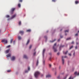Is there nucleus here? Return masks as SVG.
Masks as SVG:
<instances>
[{
	"mask_svg": "<svg viewBox=\"0 0 79 79\" xmlns=\"http://www.w3.org/2000/svg\"><path fill=\"white\" fill-rule=\"evenodd\" d=\"M56 43H55L53 48V50H54V52H57V49H56Z\"/></svg>",
	"mask_w": 79,
	"mask_h": 79,
	"instance_id": "obj_1",
	"label": "nucleus"
},
{
	"mask_svg": "<svg viewBox=\"0 0 79 79\" xmlns=\"http://www.w3.org/2000/svg\"><path fill=\"white\" fill-rule=\"evenodd\" d=\"M40 74V73L39 72H36L35 73V76L36 78H37L38 76V75Z\"/></svg>",
	"mask_w": 79,
	"mask_h": 79,
	"instance_id": "obj_2",
	"label": "nucleus"
},
{
	"mask_svg": "<svg viewBox=\"0 0 79 79\" xmlns=\"http://www.w3.org/2000/svg\"><path fill=\"white\" fill-rule=\"evenodd\" d=\"M15 8H12L10 10V13H11V14H13V12L15 11Z\"/></svg>",
	"mask_w": 79,
	"mask_h": 79,
	"instance_id": "obj_3",
	"label": "nucleus"
},
{
	"mask_svg": "<svg viewBox=\"0 0 79 79\" xmlns=\"http://www.w3.org/2000/svg\"><path fill=\"white\" fill-rule=\"evenodd\" d=\"M2 42H4L5 44H7L8 43V41H7V40L4 39L2 40Z\"/></svg>",
	"mask_w": 79,
	"mask_h": 79,
	"instance_id": "obj_4",
	"label": "nucleus"
},
{
	"mask_svg": "<svg viewBox=\"0 0 79 79\" xmlns=\"http://www.w3.org/2000/svg\"><path fill=\"white\" fill-rule=\"evenodd\" d=\"M24 32L23 31H20L19 32V34H20L21 35H23V34H24Z\"/></svg>",
	"mask_w": 79,
	"mask_h": 79,
	"instance_id": "obj_5",
	"label": "nucleus"
},
{
	"mask_svg": "<svg viewBox=\"0 0 79 79\" xmlns=\"http://www.w3.org/2000/svg\"><path fill=\"white\" fill-rule=\"evenodd\" d=\"M10 49H8L6 50L5 51L6 53H9V52H10Z\"/></svg>",
	"mask_w": 79,
	"mask_h": 79,
	"instance_id": "obj_6",
	"label": "nucleus"
},
{
	"mask_svg": "<svg viewBox=\"0 0 79 79\" xmlns=\"http://www.w3.org/2000/svg\"><path fill=\"white\" fill-rule=\"evenodd\" d=\"M62 63H63V64H64V59H63V58H64V57L62 56Z\"/></svg>",
	"mask_w": 79,
	"mask_h": 79,
	"instance_id": "obj_7",
	"label": "nucleus"
},
{
	"mask_svg": "<svg viewBox=\"0 0 79 79\" xmlns=\"http://www.w3.org/2000/svg\"><path fill=\"white\" fill-rule=\"evenodd\" d=\"M15 60V57L14 56H13L11 58V60L12 61H14Z\"/></svg>",
	"mask_w": 79,
	"mask_h": 79,
	"instance_id": "obj_8",
	"label": "nucleus"
},
{
	"mask_svg": "<svg viewBox=\"0 0 79 79\" xmlns=\"http://www.w3.org/2000/svg\"><path fill=\"white\" fill-rule=\"evenodd\" d=\"M45 49H44L43 50V56H44V53H45Z\"/></svg>",
	"mask_w": 79,
	"mask_h": 79,
	"instance_id": "obj_9",
	"label": "nucleus"
},
{
	"mask_svg": "<svg viewBox=\"0 0 79 79\" xmlns=\"http://www.w3.org/2000/svg\"><path fill=\"white\" fill-rule=\"evenodd\" d=\"M23 58H25V59H27V58H28V57H27V56L26 55H24L23 56Z\"/></svg>",
	"mask_w": 79,
	"mask_h": 79,
	"instance_id": "obj_10",
	"label": "nucleus"
},
{
	"mask_svg": "<svg viewBox=\"0 0 79 79\" xmlns=\"http://www.w3.org/2000/svg\"><path fill=\"white\" fill-rule=\"evenodd\" d=\"M6 56L8 58V57H11V54L9 53L8 54L6 55Z\"/></svg>",
	"mask_w": 79,
	"mask_h": 79,
	"instance_id": "obj_11",
	"label": "nucleus"
},
{
	"mask_svg": "<svg viewBox=\"0 0 79 79\" xmlns=\"http://www.w3.org/2000/svg\"><path fill=\"white\" fill-rule=\"evenodd\" d=\"M74 74L75 75H77V76H79V72L78 74H77V72H75L74 73Z\"/></svg>",
	"mask_w": 79,
	"mask_h": 79,
	"instance_id": "obj_12",
	"label": "nucleus"
},
{
	"mask_svg": "<svg viewBox=\"0 0 79 79\" xmlns=\"http://www.w3.org/2000/svg\"><path fill=\"white\" fill-rule=\"evenodd\" d=\"M51 77V75H48L46 76V77Z\"/></svg>",
	"mask_w": 79,
	"mask_h": 79,
	"instance_id": "obj_13",
	"label": "nucleus"
},
{
	"mask_svg": "<svg viewBox=\"0 0 79 79\" xmlns=\"http://www.w3.org/2000/svg\"><path fill=\"white\" fill-rule=\"evenodd\" d=\"M16 15L15 14L14 15H13L11 18V19H13V18H15V17L16 16Z\"/></svg>",
	"mask_w": 79,
	"mask_h": 79,
	"instance_id": "obj_14",
	"label": "nucleus"
},
{
	"mask_svg": "<svg viewBox=\"0 0 79 79\" xmlns=\"http://www.w3.org/2000/svg\"><path fill=\"white\" fill-rule=\"evenodd\" d=\"M30 42V40H28V41L26 45H28L29 44V42Z\"/></svg>",
	"mask_w": 79,
	"mask_h": 79,
	"instance_id": "obj_15",
	"label": "nucleus"
},
{
	"mask_svg": "<svg viewBox=\"0 0 79 79\" xmlns=\"http://www.w3.org/2000/svg\"><path fill=\"white\" fill-rule=\"evenodd\" d=\"M31 31V29H28L27 30V32H30Z\"/></svg>",
	"mask_w": 79,
	"mask_h": 79,
	"instance_id": "obj_16",
	"label": "nucleus"
},
{
	"mask_svg": "<svg viewBox=\"0 0 79 79\" xmlns=\"http://www.w3.org/2000/svg\"><path fill=\"white\" fill-rule=\"evenodd\" d=\"M68 52V51H67L66 52H63V53L64 54H65V55H66V54H67V53Z\"/></svg>",
	"mask_w": 79,
	"mask_h": 79,
	"instance_id": "obj_17",
	"label": "nucleus"
},
{
	"mask_svg": "<svg viewBox=\"0 0 79 79\" xmlns=\"http://www.w3.org/2000/svg\"><path fill=\"white\" fill-rule=\"evenodd\" d=\"M38 64H39V60H38L36 62V66H38Z\"/></svg>",
	"mask_w": 79,
	"mask_h": 79,
	"instance_id": "obj_18",
	"label": "nucleus"
},
{
	"mask_svg": "<svg viewBox=\"0 0 79 79\" xmlns=\"http://www.w3.org/2000/svg\"><path fill=\"white\" fill-rule=\"evenodd\" d=\"M75 3H76V4H77L79 3V1H75Z\"/></svg>",
	"mask_w": 79,
	"mask_h": 79,
	"instance_id": "obj_19",
	"label": "nucleus"
},
{
	"mask_svg": "<svg viewBox=\"0 0 79 79\" xmlns=\"http://www.w3.org/2000/svg\"><path fill=\"white\" fill-rule=\"evenodd\" d=\"M18 39L19 40H21V36H19L18 37Z\"/></svg>",
	"mask_w": 79,
	"mask_h": 79,
	"instance_id": "obj_20",
	"label": "nucleus"
},
{
	"mask_svg": "<svg viewBox=\"0 0 79 79\" xmlns=\"http://www.w3.org/2000/svg\"><path fill=\"white\" fill-rule=\"evenodd\" d=\"M18 6L19 7V8H20V7H21V4H18Z\"/></svg>",
	"mask_w": 79,
	"mask_h": 79,
	"instance_id": "obj_21",
	"label": "nucleus"
},
{
	"mask_svg": "<svg viewBox=\"0 0 79 79\" xmlns=\"http://www.w3.org/2000/svg\"><path fill=\"white\" fill-rule=\"evenodd\" d=\"M45 60H44L43 61V64L44 65H45Z\"/></svg>",
	"mask_w": 79,
	"mask_h": 79,
	"instance_id": "obj_22",
	"label": "nucleus"
},
{
	"mask_svg": "<svg viewBox=\"0 0 79 79\" xmlns=\"http://www.w3.org/2000/svg\"><path fill=\"white\" fill-rule=\"evenodd\" d=\"M10 45H9L6 47V48H9V47H10Z\"/></svg>",
	"mask_w": 79,
	"mask_h": 79,
	"instance_id": "obj_23",
	"label": "nucleus"
},
{
	"mask_svg": "<svg viewBox=\"0 0 79 79\" xmlns=\"http://www.w3.org/2000/svg\"><path fill=\"white\" fill-rule=\"evenodd\" d=\"M73 48V46H72L70 47L69 49H71L72 48Z\"/></svg>",
	"mask_w": 79,
	"mask_h": 79,
	"instance_id": "obj_24",
	"label": "nucleus"
},
{
	"mask_svg": "<svg viewBox=\"0 0 79 79\" xmlns=\"http://www.w3.org/2000/svg\"><path fill=\"white\" fill-rule=\"evenodd\" d=\"M55 40H56V39H55L54 40H53L52 41H50V42H55Z\"/></svg>",
	"mask_w": 79,
	"mask_h": 79,
	"instance_id": "obj_25",
	"label": "nucleus"
},
{
	"mask_svg": "<svg viewBox=\"0 0 79 79\" xmlns=\"http://www.w3.org/2000/svg\"><path fill=\"white\" fill-rule=\"evenodd\" d=\"M70 39H71V38L69 37L68 38H67L66 40H70Z\"/></svg>",
	"mask_w": 79,
	"mask_h": 79,
	"instance_id": "obj_26",
	"label": "nucleus"
},
{
	"mask_svg": "<svg viewBox=\"0 0 79 79\" xmlns=\"http://www.w3.org/2000/svg\"><path fill=\"white\" fill-rule=\"evenodd\" d=\"M6 18H9V17H10V16H9L8 15H7L6 16Z\"/></svg>",
	"mask_w": 79,
	"mask_h": 79,
	"instance_id": "obj_27",
	"label": "nucleus"
},
{
	"mask_svg": "<svg viewBox=\"0 0 79 79\" xmlns=\"http://www.w3.org/2000/svg\"><path fill=\"white\" fill-rule=\"evenodd\" d=\"M69 32V30H66L65 31V32L66 33V32Z\"/></svg>",
	"mask_w": 79,
	"mask_h": 79,
	"instance_id": "obj_28",
	"label": "nucleus"
},
{
	"mask_svg": "<svg viewBox=\"0 0 79 79\" xmlns=\"http://www.w3.org/2000/svg\"><path fill=\"white\" fill-rule=\"evenodd\" d=\"M32 45H30L29 47V48L30 49H31V48H32Z\"/></svg>",
	"mask_w": 79,
	"mask_h": 79,
	"instance_id": "obj_29",
	"label": "nucleus"
},
{
	"mask_svg": "<svg viewBox=\"0 0 79 79\" xmlns=\"http://www.w3.org/2000/svg\"><path fill=\"white\" fill-rule=\"evenodd\" d=\"M64 47V46H61V45L60 46V49L61 48V47Z\"/></svg>",
	"mask_w": 79,
	"mask_h": 79,
	"instance_id": "obj_30",
	"label": "nucleus"
},
{
	"mask_svg": "<svg viewBox=\"0 0 79 79\" xmlns=\"http://www.w3.org/2000/svg\"><path fill=\"white\" fill-rule=\"evenodd\" d=\"M52 1L53 2H56V0H52Z\"/></svg>",
	"mask_w": 79,
	"mask_h": 79,
	"instance_id": "obj_31",
	"label": "nucleus"
},
{
	"mask_svg": "<svg viewBox=\"0 0 79 79\" xmlns=\"http://www.w3.org/2000/svg\"><path fill=\"white\" fill-rule=\"evenodd\" d=\"M19 25H20L21 24V21H20L19 22Z\"/></svg>",
	"mask_w": 79,
	"mask_h": 79,
	"instance_id": "obj_32",
	"label": "nucleus"
},
{
	"mask_svg": "<svg viewBox=\"0 0 79 79\" xmlns=\"http://www.w3.org/2000/svg\"><path fill=\"white\" fill-rule=\"evenodd\" d=\"M10 71H11V70H7V72L8 73H9V72H10Z\"/></svg>",
	"mask_w": 79,
	"mask_h": 79,
	"instance_id": "obj_33",
	"label": "nucleus"
},
{
	"mask_svg": "<svg viewBox=\"0 0 79 79\" xmlns=\"http://www.w3.org/2000/svg\"><path fill=\"white\" fill-rule=\"evenodd\" d=\"M12 42H13V39H11L10 40V44H11Z\"/></svg>",
	"mask_w": 79,
	"mask_h": 79,
	"instance_id": "obj_34",
	"label": "nucleus"
},
{
	"mask_svg": "<svg viewBox=\"0 0 79 79\" xmlns=\"http://www.w3.org/2000/svg\"><path fill=\"white\" fill-rule=\"evenodd\" d=\"M36 54V52H34V53L33 54L34 56H35V55Z\"/></svg>",
	"mask_w": 79,
	"mask_h": 79,
	"instance_id": "obj_35",
	"label": "nucleus"
},
{
	"mask_svg": "<svg viewBox=\"0 0 79 79\" xmlns=\"http://www.w3.org/2000/svg\"><path fill=\"white\" fill-rule=\"evenodd\" d=\"M45 39H47V36H45L44 37Z\"/></svg>",
	"mask_w": 79,
	"mask_h": 79,
	"instance_id": "obj_36",
	"label": "nucleus"
},
{
	"mask_svg": "<svg viewBox=\"0 0 79 79\" xmlns=\"http://www.w3.org/2000/svg\"><path fill=\"white\" fill-rule=\"evenodd\" d=\"M23 2V0H19V2Z\"/></svg>",
	"mask_w": 79,
	"mask_h": 79,
	"instance_id": "obj_37",
	"label": "nucleus"
},
{
	"mask_svg": "<svg viewBox=\"0 0 79 79\" xmlns=\"http://www.w3.org/2000/svg\"><path fill=\"white\" fill-rule=\"evenodd\" d=\"M49 66L50 67V68H51V66H52V65L50 64H49Z\"/></svg>",
	"mask_w": 79,
	"mask_h": 79,
	"instance_id": "obj_38",
	"label": "nucleus"
},
{
	"mask_svg": "<svg viewBox=\"0 0 79 79\" xmlns=\"http://www.w3.org/2000/svg\"><path fill=\"white\" fill-rule=\"evenodd\" d=\"M75 35L76 36H77L78 35V34L77 33Z\"/></svg>",
	"mask_w": 79,
	"mask_h": 79,
	"instance_id": "obj_39",
	"label": "nucleus"
},
{
	"mask_svg": "<svg viewBox=\"0 0 79 79\" xmlns=\"http://www.w3.org/2000/svg\"><path fill=\"white\" fill-rule=\"evenodd\" d=\"M28 71L30 70V67H28Z\"/></svg>",
	"mask_w": 79,
	"mask_h": 79,
	"instance_id": "obj_40",
	"label": "nucleus"
},
{
	"mask_svg": "<svg viewBox=\"0 0 79 79\" xmlns=\"http://www.w3.org/2000/svg\"><path fill=\"white\" fill-rule=\"evenodd\" d=\"M60 76H58V77H57V78L58 79H60Z\"/></svg>",
	"mask_w": 79,
	"mask_h": 79,
	"instance_id": "obj_41",
	"label": "nucleus"
},
{
	"mask_svg": "<svg viewBox=\"0 0 79 79\" xmlns=\"http://www.w3.org/2000/svg\"><path fill=\"white\" fill-rule=\"evenodd\" d=\"M60 37L61 38H63V36L60 35Z\"/></svg>",
	"mask_w": 79,
	"mask_h": 79,
	"instance_id": "obj_42",
	"label": "nucleus"
},
{
	"mask_svg": "<svg viewBox=\"0 0 79 79\" xmlns=\"http://www.w3.org/2000/svg\"><path fill=\"white\" fill-rule=\"evenodd\" d=\"M13 42L14 45H15V41H14Z\"/></svg>",
	"mask_w": 79,
	"mask_h": 79,
	"instance_id": "obj_43",
	"label": "nucleus"
},
{
	"mask_svg": "<svg viewBox=\"0 0 79 79\" xmlns=\"http://www.w3.org/2000/svg\"><path fill=\"white\" fill-rule=\"evenodd\" d=\"M77 46H76L75 47V49H77Z\"/></svg>",
	"mask_w": 79,
	"mask_h": 79,
	"instance_id": "obj_44",
	"label": "nucleus"
},
{
	"mask_svg": "<svg viewBox=\"0 0 79 79\" xmlns=\"http://www.w3.org/2000/svg\"><path fill=\"white\" fill-rule=\"evenodd\" d=\"M28 70H26L25 72V73H28Z\"/></svg>",
	"mask_w": 79,
	"mask_h": 79,
	"instance_id": "obj_45",
	"label": "nucleus"
},
{
	"mask_svg": "<svg viewBox=\"0 0 79 79\" xmlns=\"http://www.w3.org/2000/svg\"><path fill=\"white\" fill-rule=\"evenodd\" d=\"M71 44H74V41H73L72 43Z\"/></svg>",
	"mask_w": 79,
	"mask_h": 79,
	"instance_id": "obj_46",
	"label": "nucleus"
},
{
	"mask_svg": "<svg viewBox=\"0 0 79 79\" xmlns=\"http://www.w3.org/2000/svg\"><path fill=\"white\" fill-rule=\"evenodd\" d=\"M73 55L74 56V55H75V52H74Z\"/></svg>",
	"mask_w": 79,
	"mask_h": 79,
	"instance_id": "obj_47",
	"label": "nucleus"
},
{
	"mask_svg": "<svg viewBox=\"0 0 79 79\" xmlns=\"http://www.w3.org/2000/svg\"><path fill=\"white\" fill-rule=\"evenodd\" d=\"M57 55H60V53L58 52V53H57Z\"/></svg>",
	"mask_w": 79,
	"mask_h": 79,
	"instance_id": "obj_48",
	"label": "nucleus"
},
{
	"mask_svg": "<svg viewBox=\"0 0 79 79\" xmlns=\"http://www.w3.org/2000/svg\"><path fill=\"white\" fill-rule=\"evenodd\" d=\"M78 44H79V43H78L77 42H76V44L77 45H78Z\"/></svg>",
	"mask_w": 79,
	"mask_h": 79,
	"instance_id": "obj_49",
	"label": "nucleus"
},
{
	"mask_svg": "<svg viewBox=\"0 0 79 79\" xmlns=\"http://www.w3.org/2000/svg\"><path fill=\"white\" fill-rule=\"evenodd\" d=\"M69 56H71V53L69 54Z\"/></svg>",
	"mask_w": 79,
	"mask_h": 79,
	"instance_id": "obj_50",
	"label": "nucleus"
},
{
	"mask_svg": "<svg viewBox=\"0 0 79 79\" xmlns=\"http://www.w3.org/2000/svg\"><path fill=\"white\" fill-rule=\"evenodd\" d=\"M60 41V39H59L58 40V42H59Z\"/></svg>",
	"mask_w": 79,
	"mask_h": 79,
	"instance_id": "obj_51",
	"label": "nucleus"
},
{
	"mask_svg": "<svg viewBox=\"0 0 79 79\" xmlns=\"http://www.w3.org/2000/svg\"><path fill=\"white\" fill-rule=\"evenodd\" d=\"M62 30H63L62 29H61L60 30V31H62Z\"/></svg>",
	"mask_w": 79,
	"mask_h": 79,
	"instance_id": "obj_52",
	"label": "nucleus"
},
{
	"mask_svg": "<svg viewBox=\"0 0 79 79\" xmlns=\"http://www.w3.org/2000/svg\"><path fill=\"white\" fill-rule=\"evenodd\" d=\"M64 58H66V56H64Z\"/></svg>",
	"mask_w": 79,
	"mask_h": 79,
	"instance_id": "obj_53",
	"label": "nucleus"
},
{
	"mask_svg": "<svg viewBox=\"0 0 79 79\" xmlns=\"http://www.w3.org/2000/svg\"><path fill=\"white\" fill-rule=\"evenodd\" d=\"M49 54H50V55H52V54L51 53H50Z\"/></svg>",
	"mask_w": 79,
	"mask_h": 79,
	"instance_id": "obj_54",
	"label": "nucleus"
},
{
	"mask_svg": "<svg viewBox=\"0 0 79 79\" xmlns=\"http://www.w3.org/2000/svg\"><path fill=\"white\" fill-rule=\"evenodd\" d=\"M78 38H77V40H78Z\"/></svg>",
	"mask_w": 79,
	"mask_h": 79,
	"instance_id": "obj_55",
	"label": "nucleus"
},
{
	"mask_svg": "<svg viewBox=\"0 0 79 79\" xmlns=\"http://www.w3.org/2000/svg\"><path fill=\"white\" fill-rule=\"evenodd\" d=\"M51 58V57L50 58V59Z\"/></svg>",
	"mask_w": 79,
	"mask_h": 79,
	"instance_id": "obj_56",
	"label": "nucleus"
},
{
	"mask_svg": "<svg viewBox=\"0 0 79 79\" xmlns=\"http://www.w3.org/2000/svg\"><path fill=\"white\" fill-rule=\"evenodd\" d=\"M78 32L79 33V31H78Z\"/></svg>",
	"mask_w": 79,
	"mask_h": 79,
	"instance_id": "obj_57",
	"label": "nucleus"
},
{
	"mask_svg": "<svg viewBox=\"0 0 79 79\" xmlns=\"http://www.w3.org/2000/svg\"><path fill=\"white\" fill-rule=\"evenodd\" d=\"M67 35L66 34H65V35Z\"/></svg>",
	"mask_w": 79,
	"mask_h": 79,
	"instance_id": "obj_58",
	"label": "nucleus"
},
{
	"mask_svg": "<svg viewBox=\"0 0 79 79\" xmlns=\"http://www.w3.org/2000/svg\"><path fill=\"white\" fill-rule=\"evenodd\" d=\"M34 51H35V50H34Z\"/></svg>",
	"mask_w": 79,
	"mask_h": 79,
	"instance_id": "obj_59",
	"label": "nucleus"
},
{
	"mask_svg": "<svg viewBox=\"0 0 79 79\" xmlns=\"http://www.w3.org/2000/svg\"><path fill=\"white\" fill-rule=\"evenodd\" d=\"M0 32H1V30H0Z\"/></svg>",
	"mask_w": 79,
	"mask_h": 79,
	"instance_id": "obj_60",
	"label": "nucleus"
},
{
	"mask_svg": "<svg viewBox=\"0 0 79 79\" xmlns=\"http://www.w3.org/2000/svg\"><path fill=\"white\" fill-rule=\"evenodd\" d=\"M48 32V31H47V32Z\"/></svg>",
	"mask_w": 79,
	"mask_h": 79,
	"instance_id": "obj_61",
	"label": "nucleus"
},
{
	"mask_svg": "<svg viewBox=\"0 0 79 79\" xmlns=\"http://www.w3.org/2000/svg\"><path fill=\"white\" fill-rule=\"evenodd\" d=\"M55 74H56V73H55Z\"/></svg>",
	"mask_w": 79,
	"mask_h": 79,
	"instance_id": "obj_62",
	"label": "nucleus"
}]
</instances>
